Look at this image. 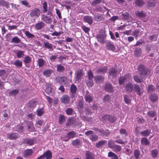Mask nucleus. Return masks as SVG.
<instances>
[{
	"instance_id": "nucleus-1",
	"label": "nucleus",
	"mask_w": 159,
	"mask_h": 159,
	"mask_svg": "<svg viewBox=\"0 0 159 159\" xmlns=\"http://www.w3.org/2000/svg\"><path fill=\"white\" fill-rule=\"evenodd\" d=\"M139 72V75L141 78H142L150 73V70L148 68H146L143 65H140L138 67Z\"/></svg>"
},
{
	"instance_id": "nucleus-2",
	"label": "nucleus",
	"mask_w": 159,
	"mask_h": 159,
	"mask_svg": "<svg viewBox=\"0 0 159 159\" xmlns=\"http://www.w3.org/2000/svg\"><path fill=\"white\" fill-rule=\"evenodd\" d=\"M86 136L89 135L90 139L93 142L97 141L98 140V136L91 130L88 131L85 133Z\"/></svg>"
},
{
	"instance_id": "nucleus-3",
	"label": "nucleus",
	"mask_w": 159,
	"mask_h": 159,
	"mask_svg": "<svg viewBox=\"0 0 159 159\" xmlns=\"http://www.w3.org/2000/svg\"><path fill=\"white\" fill-rule=\"evenodd\" d=\"M120 19L124 20L127 21L128 22L132 21L133 18L129 13L124 12L120 16Z\"/></svg>"
},
{
	"instance_id": "nucleus-4",
	"label": "nucleus",
	"mask_w": 159,
	"mask_h": 159,
	"mask_svg": "<svg viewBox=\"0 0 159 159\" xmlns=\"http://www.w3.org/2000/svg\"><path fill=\"white\" fill-rule=\"evenodd\" d=\"M70 97L71 98H74L77 96V88L76 86L74 84H72L70 88Z\"/></svg>"
},
{
	"instance_id": "nucleus-5",
	"label": "nucleus",
	"mask_w": 159,
	"mask_h": 159,
	"mask_svg": "<svg viewBox=\"0 0 159 159\" xmlns=\"http://www.w3.org/2000/svg\"><path fill=\"white\" fill-rule=\"evenodd\" d=\"M102 120L104 121H108L110 122H114L116 120L115 117L109 115H104L102 117Z\"/></svg>"
},
{
	"instance_id": "nucleus-6",
	"label": "nucleus",
	"mask_w": 159,
	"mask_h": 159,
	"mask_svg": "<svg viewBox=\"0 0 159 159\" xmlns=\"http://www.w3.org/2000/svg\"><path fill=\"white\" fill-rule=\"evenodd\" d=\"M52 157V153L50 150L46 151L43 155H41L37 158V159H43L46 157V159H51Z\"/></svg>"
},
{
	"instance_id": "nucleus-7",
	"label": "nucleus",
	"mask_w": 159,
	"mask_h": 159,
	"mask_svg": "<svg viewBox=\"0 0 159 159\" xmlns=\"http://www.w3.org/2000/svg\"><path fill=\"white\" fill-rule=\"evenodd\" d=\"M134 92L139 96L142 95L143 93V88H141L139 85L137 84H134Z\"/></svg>"
},
{
	"instance_id": "nucleus-8",
	"label": "nucleus",
	"mask_w": 159,
	"mask_h": 159,
	"mask_svg": "<svg viewBox=\"0 0 159 159\" xmlns=\"http://www.w3.org/2000/svg\"><path fill=\"white\" fill-rule=\"evenodd\" d=\"M40 14V11L38 8H35L31 10L30 14V16L32 17H38Z\"/></svg>"
},
{
	"instance_id": "nucleus-9",
	"label": "nucleus",
	"mask_w": 159,
	"mask_h": 159,
	"mask_svg": "<svg viewBox=\"0 0 159 159\" xmlns=\"http://www.w3.org/2000/svg\"><path fill=\"white\" fill-rule=\"evenodd\" d=\"M36 140L34 138L32 139L26 138L23 140V143L27 144L29 146L33 145L35 142Z\"/></svg>"
},
{
	"instance_id": "nucleus-10",
	"label": "nucleus",
	"mask_w": 159,
	"mask_h": 159,
	"mask_svg": "<svg viewBox=\"0 0 159 159\" xmlns=\"http://www.w3.org/2000/svg\"><path fill=\"white\" fill-rule=\"evenodd\" d=\"M41 19L47 24H50L52 21V19L50 16L44 14L41 15Z\"/></svg>"
},
{
	"instance_id": "nucleus-11",
	"label": "nucleus",
	"mask_w": 159,
	"mask_h": 159,
	"mask_svg": "<svg viewBox=\"0 0 159 159\" xmlns=\"http://www.w3.org/2000/svg\"><path fill=\"white\" fill-rule=\"evenodd\" d=\"M94 20L96 21H103L104 19V14L100 13L95 14L94 16Z\"/></svg>"
},
{
	"instance_id": "nucleus-12",
	"label": "nucleus",
	"mask_w": 159,
	"mask_h": 159,
	"mask_svg": "<svg viewBox=\"0 0 159 159\" xmlns=\"http://www.w3.org/2000/svg\"><path fill=\"white\" fill-rule=\"evenodd\" d=\"M20 135L17 133H14L7 135V138L10 140L15 139L20 137Z\"/></svg>"
},
{
	"instance_id": "nucleus-13",
	"label": "nucleus",
	"mask_w": 159,
	"mask_h": 159,
	"mask_svg": "<svg viewBox=\"0 0 159 159\" xmlns=\"http://www.w3.org/2000/svg\"><path fill=\"white\" fill-rule=\"evenodd\" d=\"M0 116L4 120L8 119L9 117L8 111L5 110L1 111Z\"/></svg>"
},
{
	"instance_id": "nucleus-14",
	"label": "nucleus",
	"mask_w": 159,
	"mask_h": 159,
	"mask_svg": "<svg viewBox=\"0 0 159 159\" xmlns=\"http://www.w3.org/2000/svg\"><path fill=\"white\" fill-rule=\"evenodd\" d=\"M134 85L130 82H128L126 85L125 90L127 92L131 93L134 90Z\"/></svg>"
},
{
	"instance_id": "nucleus-15",
	"label": "nucleus",
	"mask_w": 159,
	"mask_h": 159,
	"mask_svg": "<svg viewBox=\"0 0 159 159\" xmlns=\"http://www.w3.org/2000/svg\"><path fill=\"white\" fill-rule=\"evenodd\" d=\"M60 100L62 103L66 104L70 102V99L69 97L67 95H64L61 98Z\"/></svg>"
},
{
	"instance_id": "nucleus-16",
	"label": "nucleus",
	"mask_w": 159,
	"mask_h": 159,
	"mask_svg": "<svg viewBox=\"0 0 159 159\" xmlns=\"http://www.w3.org/2000/svg\"><path fill=\"white\" fill-rule=\"evenodd\" d=\"M106 37V35L103 34H98L97 35L96 38L98 41L99 42L101 43H104L105 42V39Z\"/></svg>"
},
{
	"instance_id": "nucleus-17",
	"label": "nucleus",
	"mask_w": 159,
	"mask_h": 159,
	"mask_svg": "<svg viewBox=\"0 0 159 159\" xmlns=\"http://www.w3.org/2000/svg\"><path fill=\"white\" fill-rule=\"evenodd\" d=\"M45 25V23L41 21L36 23L34 26V28L37 30H40L44 27Z\"/></svg>"
},
{
	"instance_id": "nucleus-18",
	"label": "nucleus",
	"mask_w": 159,
	"mask_h": 159,
	"mask_svg": "<svg viewBox=\"0 0 159 159\" xmlns=\"http://www.w3.org/2000/svg\"><path fill=\"white\" fill-rule=\"evenodd\" d=\"M149 98L152 102H155L158 99V96L155 93H152L149 95Z\"/></svg>"
},
{
	"instance_id": "nucleus-19",
	"label": "nucleus",
	"mask_w": 159,
	"mask_h": 159,
	"mask_svg": "<svg viewBox=\"0 0 159 159\" xmlns=\"http://www.w3.org/2000/svg\"><path fill=\"white\" fill-rule=\"evenodd\" d=\"M33 151L31 149H27L23 152V155L25 157L30 156L33 153Z\"/></svg>"
},
{
	"instance_id": "nucleus-20",
	"label": "nucleus",
	"mask_w": 159,
	"mask_h": 159,
	"mask_svg": "<svg viewBox=\"0 0 159 159\" xmlns=\"http://www.w3.org/2000/svg\"><path fill=\"white\" fill-rule=\"evenodd\" d=\"M83 20L85 22L88 23L89 25H91L93 21L92 17L89 16H84Z\"/></svg>"
},
{
	"instance_id": "nucleus-21",
	"label": "nucleus",
	"mask_w": 159,
	"mask_h": 159,
	"mask_svg": "<svg viewBox=\"0 0 159 159\" xmlns=\"http://www.w3.org/2000/svg\"><path fill=\"white\" fill-rule=\"evenodd\" d=\"M27 129L30 132H33L35 130L33 123L32 121H29L26 124Z\"/></svg>"
},
{
	"instance_id": "nucleus-22",
	"label": "nucleus",
	"mask_w": 159,
	"mask_h": 159,
	"mask_svg": "<svg viewBox=\"0 0 159 159\" xmlns=\"http://www.w3.org/2000/svg\"><path fill=\"white\" fill-rule=\"evenodd\" d=\"M104 77L102 75H97L94 77V80L97 83H102L104 80Z\"/></svg>"
},
{
	"instance_id": "nucleus-23",
	"label": "nucleus",
	"mask_w": 159,
	"mask_h": 159,
	"mask_svg": "<svg viewBox=\"0 0 159 159\" xmlns=\"http://www.w3.org/2000/svg\"><path fill=\"white\" fill-rule=\"evenodd\" d=\"M56 79L57 80H58V81L61 84H65L67 82V78L65 76H57L56 77Z\"/></svg>"
},
{
	"instance_id": "nucleus-24",
	"label": "nucleus",
	"mask_w": 159,
	"mask_h": 159,
	"mask_svg": "<svg viewBox=\"0 0 159 159\" xmlns=\"http://www.w3.org/2000/svg\"><path fill=\"white\" fill-rule=\"evenodd\" d=\"M107 66H104L97 69L96 70V73L98 74L101 73L104 74L107 72Z\"/></svg>"
},
{
	"instance_id": "nucleus-25",
	"label": "nucleus",
	"mask_w": 159,
	"mask_h": 159,
	"mask_svg": "<svg viewBox=\"0 0 159 159\" xmlns=\"http://www.w3.org/2000/svg\"><path fill=\"white\" fill-rule=\"evenodd\" d=\"M108 72L109 75L113 77L116 76L117 74L116 69L115 68H112L109 69Z\"/></svg>"
},
{
	"instance_id": "nucleus-26",
	"label": "nucleus",
	"mask_w": 159,
	"mask_h": 159,
	"mask_svg": "<svg viewBox=\"0 0 159 159\" xmlns=\"http://www.w3.org/2000/svg\"><path fill=\"white\" fill-rule=\"evenodd\" d=\"M106 46L107 49L109 50L114 51L116 49V48L114 45L110 42H108L106 43Z\"/></svg>"
},
{
	"instance_id": "nucleus-27",
	"label": "nucleus",
	"mask_w": 159,
	"mask_h": 159,
	"mask_svg": "<svg viewBox=\"0 0 159 159\" xmlns=\"http://www.w3.org/2000/svg\"><path fill=\"white\" fill-rule=\"evenodd\" d=\"M37 62L38 66L40 68L44 66L46 63L45 60L41 58L38 59Z\"/></svg>"
},
{
	"instance_id": "nucleus-28",
	"label": "nucleus",
	"mask_w": 159,
	"mask_h": 159,
	"mask_svg": "<svg viewBox=\"0 0 159 159\" xmlns=\"http://www.w3.org/2000/svg\"><path fill=\"white\" fill-rule=\"evenodd\" d=\"M105 89L106 91L109 92H111L113 91V88L111 84L110 83L106 84Z\"/></svg>"
},
{
	"instance_id": "nucleus-29",
	"label": "nucleus",
	"mask_w": 159,
	"mask_h": 159,
	"mask_svg": "<svg viewBox=\"0 0 159 159\" xmlns=\"http://www.w3.org/2000/svg\"><path fill=\"white\" fill-rule=\"evenodd\" d=\"M76 136V133L74 131H71L67 134L66 137L69 139L73 138Z\"/></svg>"
},
{
	"instance_id": "nucleus-30",
	"label": "nucleus",
	"mask_w": 159,
	"mask_h": 159,
	"mask_svg": "<svg viewBox=\"0 0 159 159\" xmlns=\"http://www.w3.org/2000/svg\"><path fill=\"white\" fill-rule=\"evenodd\" d=\"M86 159H94V157L93 153L87 151L85 153Z\"/></svg>"
},
{
	"instance_id": "nucleus-31",
	"label": "nucleus",
	"mask_w": 159,
	"mask_h": 159,
	"mask_svg": "<svg viewBox=\"0 0 159 159\" xmlns=\"http://www.w3.org/2000/svg\"><path fill=\"white\" fill-rule=\"evenodd\" d=\"M53 71L52 70L50 69H48L44 70L43 72V75L44 76L47 77H50Z\"/></svg>"
},
{
	"instance_id": "nucleus-32",
	"label": "nucleus",
	"mask_w": 159,
	"mask_h": 159,
	"mask_svg": "<svg viewBox=\"0 0 159 159\" xmlns=\"http://www.w3.org/2000/svg\"><path fill=\"white\" fill-rule=\"evenodd\" d=\"M141 144L145 146H148L150 144V142L145 137L142 138L141 139Z\"/></svg>"
},
{
	"instance_id": "nucleus-33",
	"label": "nucleus",
	"mask_w": 159,
	"mask_h": 159,
	"mask_svg": "<svg viewBox=\"0 0 159 159\" xmlns=\"http://www.w3.org/2000/svg\"><path fill=\"white\" fill-rule=\"evenodd\" d=\"M106 142L107 141L105 140H101L99 141L96 143V146L98 148H100L102 146H104Z\"/></svg>"
},
{
	"instance_id": "nucleus-34",
	"label": "nucleus",
	"mask_w": 159,
	"mask_h": 159,
	"mask_svg": "<svg viewBox=\"0 0 159 159\" xmlns=\"http://www.w3.org/2000/svg\"><path fill=\"white\" fill-rule=\"evenodd\" d=\"M151 133V131L148 129H147L140 132V134L142 136L147 137Z\"/></svg>"
},
{
	"instance_id": "nucleus-35",
	"label": "nucleus",
	"mask_w": 159,
	"mask_h": 159,
	"mask_svg": "<svg viewBox=\"0 0 159 159\" xmlns=\"http://www.w3.org/2000/svg\"><path fill=\"white\" fill-rule=\"evenodd\" d=\"M37 104V102L34 100H31L28 103V106L30 108L35 107Z\"/></svg>"
},
{
	"instance_id": "nucleus-36",
	"label": "nucleus",
	"mask_w": 159,
	"mask_h": 159,
	"mask_svg": "<svg viewBox=\"0 0 159 159\" xmlns=\"http://www.w3.org/2000/svg\"><path fill=\"white\" fill-rule=\"evenodd\" d=\"M57 71L59 72H62L65 70V68L61 64L57 65Z\"/></svg>"
},
{
	"instance_id": "nucleus-37",
	"label": "nucleus",
	"mask_w": 159,
	"mask_h": 159,
	"mask_svg": "<svg viewBox=\"0 0 159 159\" xmlns=\"http://www.w3.org/2000/svg\"><path fill=\"white\" fill-rule=\"evenodd\" d=\"M44 46L45 48L53 50V45L47 42H44Z\"/></svg>"
},
{
	"instance_id": "nucleus-38",
	"label": "nucleus",
	"mask_w": 159,
	"mask_h": 159,
	"mask_svg": "<svg viewBox=\"0 0 159 159\" xmlns=\"http://www.w3.org/2000/svg\"><path fill=\"white\" fill-rule=\"evenodd\" d=\"M108 157L112 159H118V157L114 153L110 152L108 153Z\"/></svg>"
},
{
	"instance_id": "nucleus-39",
	"label": "nucleus",
	"mask_w": 159,
	"mask_h": 159,
	"mask_svg": "<svg viewBox=\"0 0 159 159\" xmlns=\"http://www.w3.org/2000/svg\"><path fill=\"white\" fill-rule=\"evenodd\" d=\"M13 64L17 67L19 68L21 67L22 65V62L20 61L17 60L14 61Z\"/></svg>"
},
{
	"instance_id": "nucleus-40",
	"label": "nucleus",
	"mask_w": 159,
	"mask_h": 159,
	"mask_svg": "<svg viewBox=\"0 0 159 159\" xmlns=\"http://www.w3.org/2000/svg\"><path fill=\"white\" fill-rule=\"evenodd\" d=\"M59 119V123L61 125L63 124L66 121L65 117L63 115H60Z\"/></svg>"
},
{
	"instance_id": "nucleus-41",
	"label": "nucleus",
	"mask_w": 159,
	"mask_h": 159,
	"mask_svg": "<svg viewBox=\"0 0 159 159\" xmlns=\"http://www.w3.org/2000/svg\"><path fill=\"white\" fill-rule=\"evenodd\" d=\"M111 98L109 95H106L103 98V101L105 103H110Z\"/></svg>"
},
{
	"instance_id": "nucleus-42",
	"label": "nucleus",
	"mask_w": 159,
	"mask_h": 159,
	"mask_svg": "<svg viewBox=\"0 0 159 159\" xmlns=\"http://www.w3.org/2000/svg\"><path fill=\"white\" fill-rule=\"evenodd\" d=\"M84 98L86 102H88L89 103H90L93 101L92 97L88 94H87L85 96Z\"/></svg>"
},
{
	"instance_id": "nucleus-43",
	"label": "nucleus",
	"mask_w": 159,
	"mask_h": 159,
	"mask_svg": "<svg viewBox=\"0 0 159 159\" xmlns=\"http://www.w3.org/2000/svg\"><path fill=\"white\" fill-rule=\"evenodd\" d=\"M85 81L87 85L89 87H90L93 85L94 83L93 79H87Z\"/></svg>"
},
{
	"instance_id": "nucleus-44",
	"label": "nucleus",
	"mask_w": 159,
	"mask_h": 159,
	"mask_svg": "<svg viewBox=\"0 0 159 159\" xmlns=\"http://www.w3.org/2000/svg\"><path fill=\"white\" fill-rule=\"evenodd\" d=\"M148 93H151L154 91L155 88L154 86L152 85H150L148 87Z\"/></svg>"
},
{
	"instance_id": "nucleus-45",
	"label": "nucleus",
	"mask_w": 159,
	"mask_h": 159,
	"mask_svg": "<svg viewBox=\"0 0 159 159\" xmlns=\"http://www.w3.org/2000/svg\"><path fill=\"white\" fill-rule=\"evenodd\" d=\"M81 142L80 140L76 139L73 140L71 143L74 146H77L80 144Z\"/></svg>"
},
{
	"instance_id": "nucleus-46",
	"label": "nucleus",
	"mask_w": 159,
	"mask_h": 159,
	"mask_svg": "<svg viewBox=\"0 0 159 159\" xmlns=\"http://www.w3.org/2000/svg\"><path fill=\"white\" fill-rule=\"evenodd\" d=\"M19 90L17 89H14L11 91L9 93L10 96H15L19 93Z\"/></svg>"
},
{
	"instance_id": "nucleus-47",
	"label": "nucleus",
	"mask_w": 159,
	"mask_h": 159,
	"mask_svg": "<svg viewBox=\"0 0 159 159\" xmlns=\"http://www.w3.org/2000/svg\"><path fill=\"white\" fill-rule=\"evenodd\" d=\"M115 152H120L121 150V146L116 144L112 148Z\"/></svg>"
},
{
	"instance_id": "nucleus-48",
	"label": "nucleus",
	"mask_w": 159,
	"mask_h": 159,
	"mask_svg": "<svg viewBox=\"0 0 159 159\" xmlns=\"http://www.w3.org/2000/svg\"><path fill=\"white\" fill-rule=\"evenodd\" d=\"M136 15L139 17H143L146 16V15L142 11H138L135 12Z\"/></svg>"
},
{
	"instance_id": "nucleus-49",
	"label": "nucleus",
	"mask_w": 159,
	"mask_h": 159,
	"mask_svg": "<svg viewBox=\"0 0 159 159\" xmlns=\"http://www.w3.org/2000/svg\"><path fill=\"white\" fill-rule=\"evenodd\" d=\"M45 92L48 95H50L53 92V89L51 87H48L46 89Z\"/></svg>"
},
{
	"instance_id": "nucleus-50",
	"label": "nucleus",
	"mask_w": 159,
	"mask_h": 159,
	"mask_svg": "<svg viewBox=\"0 0 159 159\" xmlns=\"http://www.w3.org/2000/svg\"><path fill=\"white\" fill-rule=\"evenodd\" d=\"M16 55L18 58H20L23 57L24 55V51H19L16 53Z\"/></svg>"
},
{
	"instance_id": "nucleus-51",
	"label": "nucleus",
	"mask_w": 159,
	"mask_h": 159,
	"mask_svg": "<svg viewBox=\"0 0 159 159\" xmlns=\"http://www.w3.org/2000/svg\"><path fill=\"white\" fill-rule=\"evenodd\" d=\"M142 51L140 48L136 49L134 52V55L135 57H138L141 55Z\"/></svg>"
},
{
	"instance_id": "nucleus-52",
	"label": "nucleus",
	"mask_w": 159,
	"mask_h": 159,
	"mask_svg": "<svg viewBox=\"0 0 159 159\" xmlns=\"http://www.w3.org/2000/svg\"><path fill=\"white\" fill-rule=\"evenodd\" d=\"M94 77V75L91 70L88 71L87 72L88 79H93Z\"/></svg>"
},
{
	"instance_id": "nucleus-53",
	"label": "nucleus",
	"mask_w": 159,
	"mask_h": 159,
	"mask_svg": "<svg viewBox=\"0 0 159 159\" xmlns=\"http://www.w3.org/2000/svg\"><path fill=\"white\" fill-rule=\"evenodd\" d=\"M115 145L114 141L113 140H109L108 142V146L110 148H112Z\"/></svg>"
},
{
	"instance_id": "nucleus-54",
	"label": "nucleus",
	"mask_w": 159,
	"mask_h": 159,
	"mask_svg": "<svg viewBox=\"0 0 159 159\" xmlns=\"http://www.w3.org/2000/svg\"><path fill=\"white\" fill-rule=\"evenodd\" d=\"M11 42L15 43H19L20 42V40L16 36H15L12 38L11 39Z\"/></svg>"
},
{
	"instance_id": "nucleus-55",
	"label": "nucleus",
	"mask_w": 159,
	"mask_h": 159,
	"mask_svg": "<svg viewBox=\"0 0 159 159\" xmlns=\"http://www.w3.org/2000/svg\"><path fill=\"white\" fill-rule=\"evenodd\" d=\"M158 153V151L157 149L152 150L151 152V155L153 158H155L157 156Z\"/></svg>"
},
{
	"instance_id": "nucleus-56",
	"label": "nucleus",
	"mask_w": 159,
	"mask_h": 159,
	"mask_svg": "<svg viewBox=\"0 0 159 159\" xmlns=\"http://www.w3.org/2000/svg\"><path fill=\"white\" fill-rule=\"evenodd\" d=\"M110 132L108 129H106L105 131L103 130L102 136L108 137L110 134Z\"/></svg>"
},
{
	"instance_id": "nucleus-57",
	"label": "nucleus",
	"mask_w": 159,
	"mask_h": 159,
	"mask_svg": "<svg viewBox=\"0 0 159 159\" xmlns=\"http://www.w3.org/2000/svg\"><path fill=\"white\" fill-rule=\"evenodd\" d=\"M133 78L134 80L138 83H140L143 81V80L140 79L138 76L134 75Z\"/></svg>"
},
{
	"instance_id": "nucleus-58",
	"label": "nucleus",
	"mask_w": 159,
	"mask_h": 159,
	"mask_svg": "<svg viewBox=\"0 0 159 159\" xmlns=\"http://www.w3.org/2000/svg\"><path fill=\"white\" fill-rule=\"evenodd\" d=\"M78 109H81L83 107V104L82 101L81 99L79 100L77 105Z\"/></svg>"
},
{
	"instance_id": "nucleus-59",
	"label": "nucleus",
	"mask_w": 159,
	"mask_h": 159,
	"mask_svg": "<svg viewBox=\"0 0 159 159\" xmlns=\"http://www.w3.org/2000/svg\"><path fill=\"white\" fill-rule=\"evenodd\" d=\"M43 13H45L48 11V7H47V3L46 1H45L43 3Z\"/></svg>"
},
{
	"instance_id": "nucleus-60",
	"label": "nucleus",
	"mask_w": 159,
	"mask_h": 159,
	"mask_svg": "<svg viewBox=\"0 0 159 159\" xmlns=\"http://www.w3.org/2000/svg\"><path fill=\"white\" fill-rule=\"evenodd\" d=\"M83 76L82 72L81 71H78L76 75V78L78 80L81 79Z\"/></svg>"
},
{
	"instance_id": "nucleus-61",
	"label": "nucleus",
	"mask_w": 159,
	"mask_h": 159,
	"mask_svg": "<svg viewBox=\"0 0 159 159\" xmlns=\"http://www.w3.org/2000/svg\"><path fill=\"white\" fill-rule=\"evenodd\" d=\"M25 34L26 36L29 38H34V35L30 33L29 31H26L25 32Z\"/></svg>"
},
{
	"instance_id": "nucleus-62",
	"label": "nucleus",
	"mask_w": 159,
	"mask_h": 159,
	"mask_svg": "<svg viewBox=\"0 0 159 159\" xmlns=\"http://www.w3.org/2000/svg\"><path fill=\"white\" fill-rule=\"evenodd\" d=\"M124 100L125 102L127 104H129L131 102V101L128 96L125 95L124 96Z\"/></svg>"
},
{
	"instance_id": "nucleus-63",
	"label": "nucleus",
	"mask_w": 159,
	"mask_h": 159,
	"mask_svg": "<svg viewBox=\"0 0 159 159\" xmlns=\"http://www.w3.org/2000/svg\"><path fill=\"white\" fill-rule=\"evenodd\" d=\"M16 130L19 133L23 132L24 127L21 125H18L16 127Z\"/></svg>"
},
{
	"instance_id": "nucleus-64",
	"label": "nucleus",
	"mask_w": 159,
	"mask_h": 159,
	"mask_svg": "<svg viewBox=\"0 0 159 159\" xmlns=\"http://www.w3.org/2000/svg\"><path fill=\"white\" fill-rule=\"evenodd\" d=\"M73 111V109L71 108H68L66 111V114L68 115H71L72 114Z\"/></svg>"
}]
</instances>
